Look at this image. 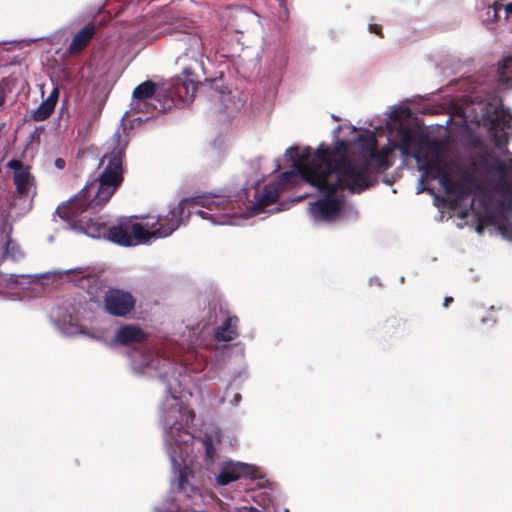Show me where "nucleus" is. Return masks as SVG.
I'll return each mask as SVG.
<instances>
[{
  "label": "nucleus",
  "mask_w": 512,
  "mask_h": 512,
  "mask_svg": "<svg viewBox=\"0 0 512 512\" xmlns=\"http://www.w3.org/2000/svg\"><path fill=\"white\" fill-rule=\"evenodd\" d=\"M4 99H5V96H4L2 88L0 87V106L3 105Z\"/></svg>",
  "instance_id": "nucleus-26"
},
{
  "label": "nucleus",
  "mask_w": 512,
  "mask_h": 512,
  "mask_svg": "<svg viewBox=\"0 0 512 512\" xmlns=\"http://www.w3.org/2000/svg\"><path fill=\"white\" fill-rule=\"evenodd\" d=\"M128 143L124 129H119L111 139L112 151L101 159L105 169L99 179L86 185L80 194L56 209L57 221L69 224H85L89 208L99 206L110 199L122 180V157Z\"/></svg>",
  "instance_id": "nucleus-4"
},
{
  "label": "nucleus",
  "mask_w": 512,
  "mask_h": 512,
  "mask_svg": "<svg viewBox=\"0 0 512 512\" xmlns=\"http://www.w3.org/2000/svg\"><path fill=\"white\" fill-rule=\"evenodd\" d=\"M78 236L91 239H107L120 246L149 244L170 236L173 226H70Z\"/></svg>",
  "instance_id": "nucleus-6"
},
{
  "label": "nucleus",
  "mask_w": 512,
  "mask_h": 512,
  "mask_svg": "<svg viewBox=\"0 0 512 512\" xmlns=\"http://www.w3.org/2000/svg\"><path fill=\"white\" fill-rule=\"evenodd\" d=\"M64 334L67 335H77L85 333L78 325L70 323L69 325H66L65 322H63L62 327L60 328Z\"/></svg>",
  "instance_id": "nucleus-22"
},
{
  "label": "nucleus",
  "mask_w": 512,
  "mask_h": 512,
  "mask_svg": "<svg viewBox=\"0 0 512 512\" xmlns=\"http://www.w3.org/2000/svg\"><path fill=\"white\" fill-rule=\"evenodd\" d=\"M55 166L58 168V169H63L64 166H65V161L63 159H56L55 161Z\"/></svg>",
  "instance_id": "nucleus-25"
},
{
  "label": "nucleus",
  "mask_w": 512,
  "mask_h": 512,
  "mask_svg": "<svg viewBox=\"0 0 512 512\" xmlns=\"http://www.w3.org/2000/svg\"><path fill=\"white\" fill-rule=\"evenodd\" d=\"M452 301V298H445L444 306H447L449 302Z\"/></svg>",
  "instance_id": "nucleus-29"
},
{
  "label": "nucleus",
  "mask_w": 512,
  "mask_h": 512,
  "mask_svg": "<svg viewBox=\"0 0 512 512\" xmlns=\"http://www.w3.org/2000/svg\"><path fill=\"white\" fill-rule=\"evenodd\" d=\"M194 420L192 410L184 407L179 399L170 395L165 397L160 407V421L163 428V437L172 469L178 475V488L182 494L198 505L201 494L192 483L194 478L190 464L192 463L191 443L193 436L190 426Z\"/></svg>",
  "instance_id": "nucleus-3"
},
{
  "label": "nucleus",
  "mask_w": 512,
  "mask_h": 512,
  "mask_svg": "<svg viewBox=\"0 0 512 512\" xmlns=\"http://www.w3.org/2000/svg\"><path fill=\"white\" fill-rule=\"evenodd\" d=\"M7 166L13 172V182L17 194L21 198L28 200V207L30 208L31 201L36 195L35 179L30 171V167L15 159L9 161Z\"/></svg>",
  "instance_id": "nucleus-8"
},
{
  "label": "nucleus",
  "mask_w": 512,
  "mask_h": 512,
  "mask_svg": "<svg viewBox=\"0 0 512 512\" xmlns=\"http://www.w3.org/2000/svg\"><path fill=\"white\" fill-rule=\"evenodd\" d=\"M106 310L114 316L123 317L129 314L135 307L134 297L126 291L112 289L105 294Z\"/></svg>",
  "instance_id": "nucleus-10"
},
{
  "label": "nucleus",
  "mask_w": 512,
  "mask_h": 512,
  "mask_svg": "<svg viewBox=\"0 0 512 512\" xmlns=\"http://www.w3.org/2000/svg\"><path fill=\"white\" fill-rule=\"evenodd\" d=\"M478 235H486L499 237L506 241H512V226H475Z\"/></svg>",
  "instance_id": "nucleus-16"
},
{
  "label": "nucleus",
  "mask_w": 512,
  "mask_h": 512,
  "mask_svg": "<svg viewBox=\"0 0 512 512\" xmlns=\"http://www.w3.org/2000/svg\"><path fill=\"white\" fill-rule=\"evenodd\" d=\"M202 446L205 448L206 450V454L208 457H211L212 456V446L211 444H209L206 440H202Z\"/></svg>",
  "instance_id": "nucleus-24"
},
{
  "label": "nucleus",
  "mask_w": 512,
  "mask_h": 512,
  "mask_svg": "<svg viewBox=\"0 0 512 512\" xmlns=\"http://www.w3.org/2000/svg\"><path fill=\"white\" fill-rule=\"evenodd\" d=\"M133 368L137 371H140V367H138L136 364H133Z\"/></svg>",
  "instance_id": "nucleus-30"
},
{
  "label": "nucleus",
  "mask_w": 512,
  "mask_h": 512,
  "mask_svg": "<svg viewBox=\"0 0 512 512\" xmlns=\"http://www.w3.org/2000/svg\"><path fill=\"white\" fill-rule=\"evenodd\" d=\"M49 275H56L59 277L66 276L70 278L72 281L77 282V284L81 288L86 289L87 292L91 295H97V293L103 287L102 282L99 280V278L90 270L83 267L68 270H59L51 272L49 273Z\"/></svg>",
  "instance_id": "nucleus-9"
},
{
  "label": "nucleus",
  "mask_w": 512,
  "mask_h": 512,
  "mask_svg": "<svg viewBox=\"0 0 512 512\" xmlns=\"http://www.w3.org/2000/svg\"><path fill=\"white\" fill-rule=\"evenodd\" d=\"M224 203V199H213L203 202L197 199H184L180 201L168 212L165 218L155 215H130L122 216L118 220V224H136V221L149 220L152 224L166 221L169 224H197L202 221H210L213 224H225L221 221L220 216L215 213L216 210Z\"/></svg>",
  "instance_id": "nucleus-7"
},
{
  "label": "nucleus",
  "mask_w": 512,
  "mask_h": 512,
  "mask_svg": "<svg viewBox=\"0 0 512 512\" xmlns=\"http://www.w3.org/2000/svg\"><path fill=\"white\" fill-rule=\"evenodd\" d=\"M341 129V127H337L335 130H334V134H336L339 130Z\"/></svg>",
  "instance_id": "nucleus-31"
},
{
  "label": "nucleus",
  "mask_w": 512,
  "mask_h": 512,
  "mask_svg": "<svg viewBox=\"0 0 512 512\" xmlns=\"http://www.w3.org/2000/svg\"><path fill=\"white\" fill-rule=\"evenodd\" d=\"M142 357L144 359L145 364H148L150 359H151V355L150 354H144V355H142Z\"/></svg>",
  "instance_id": "nucleus-27"
},
{
  "label": "nucleus",
  "mask_w": 512,
  "mask_h": 512,
  "mask_svg": "<svg viewBox=\"0 0 512 512\" xmlns=\"http://www.w3.org/2000/svg\"><path fill=\"white\" fill-rule=\"evenodd\" d=\"M54 111L52 108H48L45 104L41 103L39 107L34 111L33 117L37 121L46 119Z\"/></svg>",
  "instance_id": "nucleus-20"
},
{
  "label": "nucleus",
  "mask_w": 512,
  "mask_h": 512,
  "mask_svg": "<svg viewBox=\"0 0 512 512\" xmlns=\"http://www.w3.org/2000/svg\"><path fill=\"white\" fill-rule=\"evenodd\" d=\"M257 472L254 465L242 462H225L222 466L220 474L217 476V483L220 485H227L232 481L244 477H253Z\"/></svg>",
  "instance_id": "nucleus-12"
},
{
  "label": "nucleus",
  "mask_w": 512,
  "mask_h": 512,
  "mask_svg": "<svg viewBox=\"0 0 512 512\" xmlns=\"http://www.w3.org/2000/svg\"><path fill=\"white\" fill-rule=\"evenodd\" d=\"M485 109L486 105L482 102L461 100L453 104L451 122L468 130H472L470 125L474 123L489 126L491 134L500 148L508 142L509 137H512V110L500 108L490 115V110L485 111Z\"/></svg>",
  "instance_id": "nucleus-5"
},
{
  "label": "nucleus",
  "mask_w": 512,
  "mask_h": 512,
  "mask_svg": "<svg viewBox=\"0 0 512 512\" xmlns=\"http://www.w3.org/2000/svg\"><path fill=\"white\" fill-rule=\"evenodd\" d=\"M499 80L503 83H512V57H506L498 67Z\"/></svg>",
  "instance_id": "nucleus-18"
},
{
  "label": "nucleus",
  "mask_w": 512,
  "mask_h": 512,
  "mask_svg": "<svg viewBox=\"0 0 512 512\" xmlns=\"http://www.w3.org/2000/svg\"><path fill=\"white\" fill-rule=\"evenodd\" d=\"M411 111L398 108L389 123V139L401 148L404 156L415 158L426 177L439 179L449 201L457 205L470 194L471 210L478 224L493 225L498 215L512 210V153L506 149L483 159L481 179L462 171L448 155L442 142L415 134L410 128Z\"/></svg>",
  "instance_id": "nucleus-2"
},
{
  "label": "nucleus",
  "mask_w": 512,
  "mask_h": 512,
  "mask_svg": "<svg viewBox=\"0 0 512 512\" xmlns=\"http://www.w3.org/2000/svg\"><path fill=\"white\" fill-rule=\"evenodd\" d=\"M20 255L17 244L10 238V229L7 226H0V259L6 257L16 259Z\"/></svg>",
  "instance_id": "nucleus-14"
},
{
  "label": "nucleus",
  "mask_w": 512,
  "mask_h": 512,
  "mask_svg": "<svg viewBox=\"0 0 512 512\" xmlns=\"http://www.w3.org/2000/svg\"><path fill=\"white\" fill-rule=\"evenodd\" d=\"M156 93V85L151 81H145L138 85L132 94L130 112H150L154 107L153 101Z\"/></svg>",
  "instance_id": "nucleus-11"
},
{
  "label": "nucleus",
  "mask_w": 512,
  "mask_h": 512,
  "mask_svg": "<svg viewBox=\"0 0 512 512\" xmlns=\"http://www.w3.org/2000/svg\"><path fill=\"white\" fill-rule=\"evenodd\" d=\"M489 8L494 10L495 16L500 9H503L506 18L512 17V0H497L492 5H489Z\"/></svg>",
  "instance_id": "nucleus-19"
},
{
  "label": "nucleus",
  "mask_w": 512,
  "mask_h": 512,
  "mask_svg": "<svg viewBox=\"0 0 512 512\" xmlns=\"http://www.w3.org/2000/svg\"><path fill=\"white\" fill-rule=\"evenodd\" d=\"M89 337L96 339V340L104 341L107 338V331L103 330V329L98 330V331H93L92 333L89 334Z\"/></svg>",
  "instance_id": "nucleus-23"
},
{
  "label": "nucleus",
  "mask_w": 512,
  "mask_h": 512,
  "mask_svg": "<svg viewBox=\"0 0 512 512\" xmlns=\"http://www.w3.org/2000/svg\"><path fill=\"white\" fill-rule=\"evenodd\" d=\"M281 168L280 160H276L275 170H279Z\"/></svg>",
  "instance_id": "nucleus-28"
},
{
  "label": "nucleus",
  "mask_w": 512,
  "mask_h": 512,
  "mask_svg": "<svg viewBox=\"0 0 512 512\" xmlns=\"http://www.w3.org/2000/svg\"><path fill=\"white\" fill-rule=\"evenodd\" d=\"M95 31V25L88 24L84 26L72 39L69 52L73 54L79 53L90 42Z\"/></svg>",
  "instance_id": "nucleus-15"
},
{
  "label": "nucleus",
  "mask_w": 512,
  "mask_h": 512,
  "mask_svg": "<svg viewBox=\"0 0 512 512\" xmlns=\"http://www.w3.org/2000/svg\"><path fill=\"white\" fill-rule=\"evenodd\" d=\"M146 339L147 333L141 327L134 324L122 325L114 334V342L125 346L139 344Z\"/></svg>",
  "instance_id": "nucleus-13"
},
{
  "label": "nucleus",
  "mask_w": 512,
  "mask_h": 512,
  "mask_svg": "<svg viewBox=\"0 0 512 512\" xmlns=\"http://www.w3.org/2000/svg\"><path fill=\"white\" fill-rule=\"evenodd\" d=\"M394 107L386 123L387 146L376 148L374 132L348 127L354 135L344 141H337L334 149L321 143L317 149L308 146H291L286 149L282 160L291 164V169L278 175L277 181L269 183L260 195L257 203L248 208V215L261 211L262 206L277 201L282 190L298 185L300 182L309 184L324 198L310 203L308 213L314 221H350L356 214L353 206L346 203L338 194L339 190L347 189L352 193L361 192L370 185L369 174L374 170H385L391 163L389 154L393 149L401 148L393 145L389 136Z\"/></svg>",
  "instance_id": "nucleus-1"
},
{
  "label": "nucleus",
  "mask_w": 512,
  "mask_h": 512,
  "mask_svg": "<svg viewBox=\"0 0 512 512\" xmlns=\"http://www.w3.org/2000/svg\"><path fill=\"white\" fill-rule=\"evenodd\" d=\"M237 323L236 317H229L225 322L217 329L216 337L221 341L233 340L237 335Z\"/></svg>",
  "instance_id": "nucleus-17"
},
{
  "label": "nucleus",
  "mask_w": 512,
  "mask_h": 512,
  "mask_svg": "<svg viewBox=\"0 0 512 512\" xmlns=\"http://www.w3.org/2000/svg\"><path fill=\"white\" fill-rule=\"evenodd\" d=\"M59 93V88L55 86L49 96L42 101V103L45 104V106H48V108L54 109L59 98Z\"/></svg>",
  "instance_id": "nucleus-21"
}]
</instances>
